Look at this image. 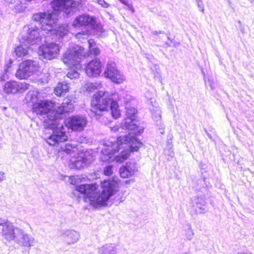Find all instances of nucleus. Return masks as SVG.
Listing matches in <instances>:
<instances>
[{"mask_svg": "<svg viewBox=\"0 0 254 254\" xmlns=\"http://www.w3.org/2000/svg\"><path fill=\"white\" fill-rule=\"evenodd\" d=\"M73 25L74 27H90L92 29H102L100 24L97 23L96 18L87 14L78 15L74 20Z\"/></svg>", "mask_w": 254, "mask_h": 254, "instance_id": "obj_8", "label": "nucleus"}, {"mask_svg": "<svg viewBox=\"0 0 254 254\" xmlns=\"http://www.w3.org/2000/svg\"><path fill=\"white\" fill-rule=\"evenodd\" d=\"M13 61L11 59H9L5 64V71H8L9 69L11 67Z\"/></svg>", "mask_w": 254, "mask_h": 254, "instance_id": "obj_30", "label": "nucleus"}, {"mask_svg": "<svg viewBox=\"0 0 254 254\" xmlns=\"http://www.w3.org/2000/svg\"><path fill=\"white\" fill-rule=\"evenodd\" d=\"M105 76L113 82L120 84L125 80V77L117 68L111 64H108L104 72Z\"/></svg>", "mask_w": 254, "mask_h": 254, "instance_id": "obj_13", "label": "nucleus"}, {"mask_svg": "<svg viewBox=\"0 0 254 254\" xmlns=\"http://www.w3.org/2000/svg\"><path fill=\"white\" fill-rule=\"evenodd\" d=\"M83 90L87 92H93L97 89V84L95 83H86L82 87Z\"/></svg>", "mask_w": 254, "mask_h": 254, "instance_id": "obj_24", "label": "nucleus"}, {"mask_svg": "<svg viewBox=\"0 0 254 254\" xmlns=\"http://www.w3.org/2000/svg\"><path fill=\"white\" fill-rule=\"evenodd\" d=\"M109 105H110L111 114L113 118L117 119L121 117V113L118 102L116 101L112 100Z\"/></svg>", "mask_w": 254, "mask_h": 254, "instance_id": "obj_20", "label": "nucleus"}, {"mask_svg": "<svg viewBox=\"0 0 254 254\" xmlns=\"http://www.w3.org/2000/svg\"><path fill=\"white\" fill-rule=\"evenodd\" d=\"M121 2H122L123 4L127 5L128 9L132 12H134L135 11L134 8L132 4V2L131 0H119Z\"/></svg>", "mask_w": 254, "mask_h": 254, "instance_id": "obj_27", "label": "nucleus"}, {"mask_svg": "<svg viewBox=\"0 0 254 254\" xmlns=\"http://www.w3.org/2000/svg\"><path fill=\"white\" fill-rule=\"evenodd\" d=\"M39 51V55L43 59L51 60L58 57L60 47L55 43L43 44L40 47Z\"/></svg>", "mask_w": 254, "mask_h": 254, "instance_id": "obj_10", "label": "nucleus"}, {"mask_svg": "<svg viewBox=\"0 0 254 254\" xmlns=\"http://www.w3.org/2000/svg\"><path fill=\"white\" fill-rule=\"evenodd\" d=\"M75 146L69 143L65 144L64 146H61L57 150L58 154H70L74 151Z\"/></svg>", "mask_w": 254, "mask_h": 254, "instance_id": "obj_21", "label": "nucleus"}, {"mask_svg": "<svg viewBox=\"0 0 254 254\" xmlns=\"http://www.w3.org/2000/svg\"><path fill=\"white\" fill-rule=\"evenodd\" d=\"M78 69H69L66 74V76L70 79H74L78 78L79 76V73L77 71Z\"/></svg>", "mask_w": 254, "mask_h": 254, "instance_id": "obj_26", "label": "nucleus"}, {"mask_svg": "<svg viewBox=\"0 0 254 254\" xmlns=\"http://www.w3.org/2000/svg\"><path fill=\"white\" fill-rule=\"evenodd\" d=\"M119 172L122 178H128L133 174L134 170L130 166V164L126 163L120 168Z\"/></svg>", "mask_w": 254, "mask_h": 254, "instance_id": "obj_19", "label": "nucleus"}, {"mask_svg": "<svg viewBox=\"0 0 254 254\" xmlns=\"http://www.w3.org/2000/svg\"><path fill=\"white\" fill-rule=\"evenodd\" d=\"M75 233V232H70L68 234V237H71L72 236H73L74 235V234Z\"/></svg>", "mask_w": 254, "mask_h": 254, "instance_id": "obj_34", "label": "nucleus"}, {"mask_svg": "<svg viewBox=\"0 0 254 254\" xmlns=\"http://www.w3.org/2000/svg\"><path fill=\"white\" fill-rule=\"evenodd\" d=\"M74 107L72 103L69 102H63L57 108L54 109L53 112L50 114V117L55 120V121L59 122L62 118V115L68 113L73 110Z\"/></svg>", "mask_w": 254, "mask_h": 254, "instance_id": "obj_11", "label": "nucleus"}, {"mask_svg": "<svg viewBox=\"0 0 254 254\" xmlns=\"http://www.w3.org/2000/svg\"><path fill=\"white\" fill-rule=\"evenodd\" d=\"M119 142L120 144L129 143L130 152L137 151L138 149L142 145V142L139 141L135 136L126 135L119 136L118 138Z\"/></svg>", "mask_w": 254, "mask_h": 254, "instance_id": "obj_16", "label": "nucleus"}, {"mask_svg": "<svg viewBox=\"0 0 254 254\" xmlns=\"http://www.w3.org/2000/svg\"><path fill=\"white\" fill-rule=\"evenodd\" d=\"M4 179V173L0 172V181H2Z\"/></svg>", "mask_w": 254, "mask_h": 254, "instance_id": "obj_33", "label": "nucleus"}, {"mask_svg": "<svg viewBox=\"0 0 254 254\" xmlns=\"http://www.w3.org/2000/svg\"><path fill=\"white\" fill-rule=\"evenodd\" d=\"M77 240V237H76L75 238L73 239V240L71 241V242L73 243V242H75Z\"/></svg>", "mask_w": 254, "mask_h": 254, "instance_id": "obj_35", "label": "nucleus"}, {"mask_svg": "<svg viewBox=\"0 0 254 254\" xmlns=\"http://www.w3.org/2000/svg\"><path fill=\"white\" fill-rule=\"evenodd\" d=\"M83 48H75L68 49L64 54L62 59L64 64L69 69H80L81 61L84 57Z\"/></svg>", "mask_w": 254, "mask_h": 254, "instance_id": "obj_4", "label": "nucleus"}, {"mask_svg": "<svg viewBox=\"0 0 254 254\" xmlns=\"http://www.w3.org/2000/svg\"><path fill=\"white\" fill-rule=\"evenodd\" d=\"M113 166L108 165L106 166L103 170V174L106 176H111L113 174V171L112 170Z\"/></svg>", "mask_w": 254, "mask_h": 254, "instance_id": "obj_28", "label": "nucleus"}, {"mask_svg": "<svg viewBox=\"0 0 254 254\" xmlns=\"http://www.w3.org/2000/svg\"><path fill=\"white\" fill-rule=\"evenodd\" d=\"M51 4L54 10L62 11L67 15L81 6L80 0H53Z\"/></svg>", "mask_w": 254, "mask_h": 254, "instance_id": "obj_5", "label": "nucleus"}, {"mask_svg": "<svg viewBox=\"0 0 254 254\" xmlns=\"http://www.w3.org/2000/svg\"><path fill=\"white\" fill-rule=\"evenodd\" d=\"M102 64L98 59L91 60L85 64V72L89 77H97L100 74Z\"/></svg>", "mask_w": 254, "mask_h": 254, "instance_id": "obj_12", "label": "nucleus"}, {"mask_svg": "<svg viewBox=\"0 0 254 254\" xmlns=\"http://www.w3.org/2000/svg\"><path fill=\"white\" fill-rule=\"evenodd\" d=\"M98 3L105 8H107L110 6L109 4L106 2L104 0H98Z\"/></svg>", "mask_w": 254, "mask_h": 254, "instance_id": "obj_32", "label": "nucleus"}, {"mask_svg": "<svg viewBox=\"0 0 254 254\" xmlns=\"http://www.w3.org/2000/svg\"><path fill=\"white\" fill-rule=\"evenodd\" d=\"M69 90V86L68 83L65 81L59 82L54 87V93L56 96L61 97L67 93Z\"/></svg>", "mask_w": 254, "mask_h": 254, "instance_id": "obj_18", "label": "nucleus"}, {"mask_svg": "<svg viewBox=\"0 0 254 254\" xmlns=\"http://www.w3.org/2000/svg\"><path fill=\"white\" fill-rule=\"evenodd\" d=\"M120 181L114 179H106L101 181L102 191L99 190L97 183H85L76 185L74 190L87 199L90 203L94 206H106L107 201L117 191Z\"/></svg>", "mask_w": 254, "mask_h": 254, "instance_id": "obj_1", "label": "nucleus"}, {"mask_svg": "<svg viewBox=\"0 0 254 254\" xmlns=\"http://www.w3.org/2000/svg\"><path fill=\"white\" fill-rule=\"evenodd\" d=\"M29 84L24 83H18L15 81H7L3 85V91L7 94H14L29 88Z\"/></svg>", "mask_w": 254, "mask_h": 254, "instance_id": "obj_14", "label": "nucleus"}, {"mask_svg": "<svg viewBox=\"0 0 254 254\" xmlns=\"http://www.w3.org/2000/svg\"><path fill=\"white\" fill-rule=\"evenodd\" d=\"M37 70V66L31 60H25L21 62L15 73L19 79H25Z\"/></svg>", "mask_w": 254, "mask_h": 254, "instance_id": "obj_9", "label": "nucleus"}, {"mask_svg": "<svg viewBox=\"0 0 254 254\" xmlns=\"http://www.w3.org/2000/svg\"><path fill=\"white\" fill-rule=\"evenodd\" d=\"M91 41H92L93 43H94V41L92 39H89L88 41V44H89V46H88L89 52L91 54H93L95 56H97V55L100 54V50L99 49V48H97V47L94 48H92V49L91 48H92V42H91Z\"/></svg>", "mask_w": 254, "mask_h": 254, "instance_id": "obj_25", "label": "nucleus"}, {"mask_svg": "<svg viewBox=\"0 0 254 254\" xmlns=\"http://www.w3.org/2000/svg\"><path fill=\"white\" fill-rule=\"evenodd\" d=\"M130 155L128 150L123 151L120 155L116 156L115 160L117 162L122 163L127 159Z\"/></svg>", "mask_w": 254, "mask_h": 254, "instance_id": "obj_23", "label": "nucleus"}, {"mask_svg": "<svg viewBox=\"0 0 254 254\" xmlns=\"http://www.w3.org/2000/svg\"><path fill=\"white\" fill-rule=\"evenodd\" d=\"M1 233L4 238L7 240L14 239L15 238L14 226L8 222L2 223Z\"/></svg>", "mask_w": 254, "mask_h": 254, "instance_id": "obj_17", "label": "nucleus"}, {"mask_svg": "<svg viewBox=\"0 0 254 254\" xmlns=\"http://www.w3.org/2000/svg\"><path fill=\"white\" fill-rule=\"evenodd\" d=\"M112 98L108 92L99 91L94 94L92 97L90 105L92 112L99 114L102 112L107 111Z\"/></svg>", "mask_w": 254, "mask_h": 254, "instance_id": "obj_3", "label": "nucleus"}, {"mask_svg": "<svg viewBox=\"0 0 254 254\" xmlns=\"http://www.w3.org/2000/svg\"><path fill=\"white\" fill-rule=\"evenodd\" d=\"M1 219H0V225H1V226H2V224L1 223Z\"/></svg>", "mask_w": 254, "mask_h": 254, "instance_id": "obj_36", "label": "nucleus"}, {"mask_svg": "<svg viewBox=\"0 0 254 254\" xmlns=\"http://www.w3.org/2000/svg\"><path fill=\"white\" fill-rule=\"evenodd\" d=\"M32 19L39 22L41 29L44 31H51L53 25L57 22V18L54 16V14L49 11H44L35 13L32 15Z\"/></svg>", "mask_w": 254, "mask_h": 254, "instance_id": "obj_6", "label": "nucleus"}, {"mask_svg": "<svg viewBox=\"0 0 254 254\" xmlns=\"http://www.w3.org/2000/svg\"><path fill=\"white\" fill-rule=\"evenodd\" d=\"M197 5L199 8L200 11L203 13L204 12V6L203 4V2L201 0H197Z\"/></svg>", "mask_w": 254, "mask_h": 254, "instance_id": "obj_31", "label": "nucleus"}, {"mask_svg": "<svg viewBox=\"0 0 254 254\" xmlns=\"http://www.w3.org/2000/svg\"><path fill=\"white\" fill-rule=\"evenodd\" d=\"M29 33L30 34V36L28 37L29 39H36L38 36V32L36 30L32 29L29 32Z\"/></svg>", "mask_w": 254, "mask_h": 254, "instance_id": "obj_29", "label": "nucleus"}, {"mask_svg": "<svg viewBox=\"0 0 254 254\" xmlns=\"http://www.w3.org/2000/svg\"><path fill=\"white\" fill-rule=\"evenodd\" d=\"M55 106V103L51 100H42L33 104L32 111L38 115H47V118L44 121V125H46L48 121L51 120V122L55 121L50 117V114L54 110L53 108Z\"/></svg>", "mask_w": 254, "mask_h": 254, "instance_id": "obj_7", "label": "nucleus"}, {"mask_svg": "<svg viewBox=\"0 0 254 254\" xmlns=\"http://www.w3.org/2000/svg\"><path fill=\"white\" fill-rule=\"evenodd\" d=\"M51 120L47 122L45 127L53 130L52 134L46 139V142L50 146H57L60 143L68 140V136L64 130L63 126L59 127V122Z\"/></svg>", "mask_w": 254, "mask_h": 254, "instance_id": "obj_2", "label": "nucleus"}, {"mask_svg": "<svg viewBox=\"0 0 254 254\" xmlns=\"http://www.w3.org/2000/svg\"><path fill=\"white\" fill-rule=\"evenodd\" d=\"M28 47H24L22 45L17 46L14 50L15 55L18 57H23L28 54Z\"/></svg>", "mask_w": 254, "mask_h": 254, "instance_id": "obj_22", "label": "nucleus"}, {"mask_svg": "<svg viewBox=\"0 0 254 254\" xmlns=\"http://www.w3.org/2000/svg\"><path fill=\"white\" fill-rule=\"evenodd\" d=\"M86 120L82 117L73 116L69 118L67 124V127L73 131H81L86 125Z\"/></svg>", "mask_w": 254, "mask_h": 254, "instance_id": "obj_15", "label": "nucleus"}]
</instances>
